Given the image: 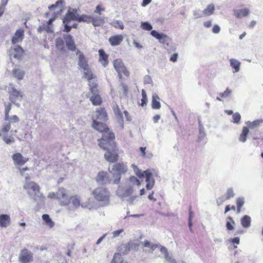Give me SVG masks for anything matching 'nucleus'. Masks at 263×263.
Returning a JSON list of instances; mask_svg holds the SVG:
<instances>
[{
    "mask_svg": "<svg viewBox=\"0 0 263 263\" xmlns=\"http://www.w3.org/2000/svg\"><path fill=\"white\" fill-rule=\"evenodd\" d=\"M92 126L97 130L102 133V137L99 141V145L106 151L104 154L105 159L110 162L117 161L118 155L117 153L116 143L114 142V134L111 132L106 127V124L102 122L93 121Z\"/></svg>",
    "mask_w": 263,
    "mask_h": 263,
    "instance_id": "1",
    "label": "nucleus"
},
{
    "mask_svg": "<svg viewBox=\"0 0 263 263\" xmlns=\"http://www.w3.org/2000/svg\"><path fill=\"white\" fill-rule=\"evenodd\" d=\"M20 118L16 115H12L4 118V121L0 129V136L7 144L13 142V140L8 137V133L10 132L11 135H14L20 128Z\"/></svg>",
    "mask_w": 263,
    "mask_h": 263,
    "instance_id": "2",
    "label": "nucleus"
},
{
    "mask_svg": "<svg viewBox=\"0 0 263 263\" xmlns=\"http://www.w3.org/2000/svg\"><path fill=\"white\" fill-rule=\"evenodd\" d=\"M23 187L29 195H34V200L38 204L44 203L45 197L40 192V187L35 182L25 181Z\"/></svg>",
    "mask_w": 263,
    "mask_h": 263,
    "instance_id": "3",
    "label": "nucleus"
},
{
    "mask_svg": "<svg viewBox=\"0 0 263 263\" xmlns=\"http://www.w3.org/2000/svg\"><path fill=\"white\" fill-rule=\"evenodd\" d=\"M92 194L95 199L100 202L102 206L109 204L110 192L108 189L104 187H98L94 189Z\"/></svg>",
    "mask_w": 263,
    "mask_h": 263,
    "instance_id": "4",
    "label": "nucleus"
},
{
    "mask_svg": "<svg viewBox=\"0 0 263 263\" xmlns=\"http://www.w3.org/2000/svg\"><path fill=\"white\" fill-rule=\"evenodd\" d=\"M8 92L10 102L19 107L24 96L23 92L21 90H17L12 84L8 86Z\"/></svg>",
    "mask_w": 263,
    "mask_h": 263,
    "instance_id": "5",
    "label": "nucleus"
},
{
    "mask_svg": "<svg viewBox=\"0 0 263 263\" xmlns=\"http://www.w3.org/2000/svg\"><path fill=\"white\" fill-rule=\"evenodd\" d=\"M127 171L126 166L123 164L116 163L113 165L110 173L112 174L115 179L112 183L118 184L119 183L121 179V174L125 173Z\"/></svg>",
    "mask_w": 263,
    "mask_h": 263,
    "instance_id": "6",
    "label": "nucleus"
},
{
    "mask_svg": "<svg viewBox=\"0 0 263 263\" xmlns=\"http://www.w3.org/2000/svg\"><path fill=\"white\" fill-rule=\"evenodd\" d=\"M81 205L83 208H86L88 206L87 203L82 202L80 203V199L77 195L71 196L68 199V203L66 205L67 209L70 210H75Z\"/></svg>",
    "mask_w": 263,
    "mask_h": 263,
    "instance_id": "7",
    "label": "nucleus"
},
{
    "mask_svg": "<svg viewBox=\"0 0 263 263\" xmlns=\"http://www.w3.org/2000/svg\"><path fill=\"white\" fill-rule=\"evenodd\" d=\"M133 192V187L129 184L124 186H119L116 191L117 195L122 199L129 197Z\"/></svg>",
    "mask_w": 263,
    "mask_h": 263,
    "instance_id": "8",
    "label": "nucleus"
},
{
    "mask_svg": "<svg viewBox=\"0 0 263 263\" xmlns=\"http://www.w3.org/2000/svg\"><path fill=\"white\" fill-rule=\"evenodd\" d=\"M69 197L67 194V191L63 188L60 187L57 191V200L59 204L61 206H66L68 203Z\"/></svg>",
    "mask_w": 263,
    "mask_h": 263,
    "instance_id": "9",
    "label": "nucleus"
},
{
    "mask_svg": "<svg viewBox=\"0 0 263 263\" xmlns=\"http://www.w3.org/2000/svg\"><path fill=\"white\" fill-rule=\"evenodd\" d=\"M33 259V254L27 249L21 250L19 256L18 261L21 263H28Z\"/></svg>",
    "mask_w": 263,
    "mask_h": 263,
    "instance_id": "10",
    "label": "nucleus"
},
{
    "mask_svg": "<svg viewBox=\"0 0 263 263\" xmlns=\"http://www.w3.org/2000/svg\"><path fill=\"white\" fill-rule=\"evenodd\" d=\"M114 67L120 77H121L122 73H123L126 76H128L129 72L126 69V68L121 59H117L114 61Z\"/></svg>",
    "mask_w": 263,
    "mask_h": 263,
    "instance_id": "11",
    "label": "nucleus"
},
{
    "mask_svg": "<svg viewBox=\"0 0 263 263\" xmlns=\"http://www.w3.org/2000/svg\"><path fill=\"white\" fill-rule=\"evenodd\" d=\"M24 52V50L18 45L11 47L9 50L10 58L11 59L14 58L17 60H20L21 59Z\"/></svg>",
    "mask_w": 263,
    "mask_h": 263,
    "instance_id": "12",
    "label": "nucleus"
},
{
    "mask_svg": "<svg viewBox=\"0 0 263 263\" xmlns=\"http://www.w3.org/2000/svg\"><path fill=\"white\" fill-rule=\"evenodd\" d=\"M153 170L148 169L144 171V175L146 177V187L147 190L152 189L155 185V180L153 176Z\"/></svg>",
    "mask_w": 263,
    "mask_h": 263,
    "instance_id": "13",
    "label": "nucleus"
},
{
    "mask_svg": "<svg viewBox=\"0 0 263 263\" xmlns=\"http://www.w3.org/2000/svg\"><path fill=\"white\" fill-rule=\"evenodd\" d=\"M92 118L93 121H96V120H100L103 121H106L107 116L106 110L102 108L97 109L93 112Z\"/></svg>",
    "mask_w": 263,
    "mask_h": 263,
    "instance_id": "14",
    "label": "nucleus"
},
{
    "mask_svg": "<svg viewBox=\"0 0 263 263\" xmlns=\"http://www.w3.org/2000/svg\"><path fill=\"white\" fill-rule=\"evenodd\" d=\"M12 159L15 166H21L25 164L28 161V158L24 157L20 153H17L13 155Z\"/></svg>",
    "mask_w": 263,
    "mask_h": 263,
    "instance_id": "15",
    "label": "nucleus"
},
{
    "mask_svg": "<svg viewBox=\"0 0 263 263\" xmlns=\"http://www.w3.org/2000/svg\"><path fill=\"white\" fill-rule=\"evenodd\" d=\"M96 181L100 184H105L110 183V180L107 173L100 172L97 175Z\"/></svg>",
    "mask_w": 263,
    "mask_h": 263,
    "instance_id": "16",
    "label": "nucleus"
},
{
    "mask_svg": "<svg viewBox=\"0 0 263 263\" xmlns=\"http://www.w3.org/2000/svg\"><path fill=\"white\" fill-rule=\"evenodd\" d=\"M24 31L23 29L17 30L12 39V43L13 44L21 43L24 39Z\"/></svg>",
    "mask_w": 263,
    "mask_h": 263,
    "instance_id": "17",
    "label": "nucleus"
},
{
    "mask_svg": "<svg viewBox=\"0 0 263 263\" xmlns=\"http://www.w3.org/2000/svg\"><path fill=\"white\" fill-rule=\"evenodd\" d=\"M63 38L67 48L71 51H74L76 47L73 41V37L70 34H64L63 35Z\"/></svg>",
    "mask_w": 263,
    "mask_h": 263,
    "instance_id": "18",
    "label": "nucleus"
},
{
    "mask_svg": "<svg viewBox=\"0 0 263 263\" xmlns=\"http://www.w3.org/2000/svg\"><path fill=\"white\" fill-rule=\"evenodd\" d=\"M151 34L158 40L160 43L162 44L166 43L168 40V37L167 35L162 33H159L156 30H152L151 32Z\"/></svg>",
    "mask_w": 263,
    "mask_h": 263,
    "instance_id": "19",
    "label": "nucleus"
},
{
    "mask_svg": "<svg viewBox=\"0 0 263 263\" xmlns=\"http://www.w3.org/2000/svg\"><path fill=\"white\" fill-rule=\"evenodd\" d=\"M78 16L79 14L77 13L76 9H72L71 10H69L63 20V23H65L66 22L70 21L71 20L77 21Z\"/></svg>",
    "mask_w": 263,
    "mask_h": 263,
    "instance_id": "20",
    "label": "nucleus"
},
{
    "mask_svg": "<svg viewBox=\"0 0 263 263\" xmlns=\"http://www.w3.org/2000/svg\"><path fill=\"white\" fill-rule=\"evenodd\" d=\"M105 17L101 16H94L92 15L91 22L95 27L100 26L105 23Z\"/></svg>",
    "mask_w": 263,
    "mask_h": 263,
    "instance_id": "21",
    "label": "nucleus"
},
{
    "mask_svg": "<svg viewBox=\"0 0 263 263\" xmlns=\"http://www.w3.org/2000/svg\"><path fill=\"white\" fill-rule=\"evenodd\" d=\"M112 109L114 112L116 116L117 119L118 120L119 122H123V117L122 115V112L120 110L119 106L116 103H112Z\"/></svg>",
    "mask_w": 263,
    "mask_h": 263,
    "instance_id": "22",
    "label": "nucleus"
},
{
    "mask_svg": "<svg viewBox=\"0 0 263 263\" xmlns=\"http://www.w3.org/2000/svg\"><path fill=\"white\" fill-rule=\"evenodd\" d=\"M92 96L90 97V100L94 105H99L102 102L101 98L99 95V91L96 92H91Z\"/></svg>",
    "mask_w": 263,
    "mask_h": 263,
    "instance_id": "23",
    "label": "nucleus"
},
{
    "mask_svg": "<svg viewBox=\"0 0 263 263\" xmlns=\"http://www.w3.org/2000/svg\"><path fill=\"white\" fill-rule=\"evenodd\" d=\"M249 13L250 11L248 8L234 10V14L238 18H241L242 17L246 16L249 15Z\"/></svg>",
    "mask_w": 263,
    "mask_h": 263,
    "instance_id": "24",
    "label": "nucleus"
},
{
    "mask_svg": "<svg viewBox=\"0 0 263 263\" xmlns=\"http://www.w3.org/2000/svg\"><path fill=\"white\" fill-rule=\"evenodd\" d=\"M78 64L83 70H87L89 68L88 62L82 53L79 55Z\"/></svg>",
    "mask_w": 263,
    "mask_h": 263,
    "instance_id": "25",
    "label": "nucleus"
},
{
    "mask_svg": "<svg viewBox=\"0 0 263 263\" xmlns=\"http://www.w3.org/2000/svg\"><path fill=\"white\" fill-rule=\"evenodd\" d=\"M122 41L123 36L121 35H116L109 38V42L112 46L118 45Z\"/></svg>",
    "mask_w": 263,
    "mask_h": 263,
    "instance_id": "26",
    "label": "nucleus"
},
{
    "mask_svg": "<svg viewBox=\"0 0 263 263\" xmlns=\"http://www.w3.org/2000/svg\"><path fill=\"white\" fill-rule=\"evenodd\" d=\"M159 100V97L156 93H154L153 95L152 101V108L153 109H159L161 108V104Z\"/></svg>",
    "mask_w": 263,
    "mask_h": 263,
    "instance_id": "27",
    "label": "nucleus"
},
{
    "mask_svg": "<svg viewBox=\"0 0 263 263\" xmlns=\"http://www.w3.org/2000/svg\"><path fill=\"white\" fill-rule=\"evenodd\" d=\"M10 222V217L6 214H2L0 215V224L2 227H7Z\"/></svg>",
    "mask_w": 263,
    "mask_h": 263,
    "instance_id": "28",
    "label": "nucleus"
},
{
    "mask_svg": "<svg viewBox=\"0 0 263 263\" xmlns=\"http://www.w3.org/2000/svg\"><path fill=\"white\" fill-rule=\"evenodd\" d=\"M143 246L145 248H148V252L153 253V252L158 247V245L157 243H154L147 240H145L142 242Z\"/></svg>",
    "mask_w": 263,
    "mask_h": 263,
    "instance_id": "29",
    "label": "nucleus"
},
{
    "mask_svg": "<svg viewBox=\"0 0 263 263\" xmlns=\"http://www.w3.org/2000/svg\"><path fill=\"white\" fill-rule=\"evenodd\" d=\"M99 53L100 57V62L104 67L106 66L108 64L107 55L105 53V51L103 49H100L99 50Z\"/></svg>",
    "mask_w": 263,
    "mask_h": 263,
    "instance_id": "30",
    "label": "nucleus"
},
{
    "mask_svg": "<svg viewBox=\"0 0 263 263\" xmlns=\"http://www.w3.org/2000/svg\"><path fill=\"white\" fill-rule=\"evenodd\" d=\"M230 65L234 69L233 72H237L239 71L240 62L235 59H231L230 60Z\"/></svg>",
    "mask_w": 263,
    "mask_h": 263,
    "instance_id": "31",
    "label": "nucleus"
},
{
    "mask_svg": "<svg viewBox=\"0 0 263 263\" xmlns=\"http://www.w3.org/2000/svg\"><path fill=\"white\" fill-rule=\"evenodd\" d=\"M138 245L136 243H128V244L123 245L121 247V250H123L122 252H121V253L123 255L126 254L130 250V248L134 247V248H136L138 247Z\"/></svg>",
    "mask_w": 263,
    "mask_h": 263,
    "instance_id": "32",
    "label": "nucleus"
},
{
    "mask_svg": "<svg viewBox=\"0 0 263 263\" xmlns=\"http://www.w3.org/2000/svg\"><path fill=\"white\" fill-rule=\"evenodd\" d=\"M12 74L17 79L22 80L25 75V72L20 69H14L12 71Z\"/></svg>",
    "mask_w": 263,
    "mask_h": 263,
    "instance_id": "33",
    "label": "nucleus"
},
{
    "mask_svg": "<svg viewBox=\"0 0 263 263\" xmlns=\"http://www.w3.org/2000/svg\"><path fill=\"white\" fill-rule=\"evenodd\" d=\"M251 221V217L245 215L241 219V224L243 228H247L250 226Z\"/></svg>",
    "mask_w": 263,
    "mask_h": 263,
    "instance_id": "34",
    "label": "nucleus"
},
{
    "mask_svg": "<svg viewBox=\"0 0 263 263\" xmlns=\"http://www.w3.org/2000/svg\"><path fill=\"white\" fill-rule=\"evenodd\" d=\"M249 130L247 127L244 126L242 128L241 134L240 135L239 137V141L241 142H245L247 140V136Z\"/></svg>",
    "mask_w": 263,
    "mask_h": 263,
    "instance_id": "35",
    "label": "nucleus"
},
{
    "mask_svg": "<svg viewBox=\"0 0 263 263\" xmlns=\"http://www.w3.org/2000/svg\"><path fill=\"white\" fill-rule=\"evenodd\" d=\"M215 9L214 4H209L205 9L202 11V13L206 15H210L213 13Z\"/></svg>",
    "mask_w": 263,
    "mask_h": 263,
    "instance_id": "36",
    "label": "nucleus"
},
{
    "mask_svg": "<svg viewBox=\"0 0 263 263\" xmlns=\"http://www.w3.org/2000/svg\"><path fill=\"white\" fill-rule=\"evenodd\" d=\"M91 17H92V15H86V14H83L81 15H79L77 21H79L80 22H86L88 23H91Z\"/></svg>",
    "mask_w": 263,
    "mask_h": 263,
    "instance_id": "37",
    "label": "nucleus"
},
{
    "mask_svg": "<svg viewBox=\"0 0 263 263\" xmlns=\"http://www.w3.org/2000/svg\"><path fill=\"white\" fill-rule=\"evenodd\" d=\"M263 122V119H259L254 120L253 122L248 121L246 123L247 124L248 126L250 128H254L257 126H258L260 123Z\"/></svg>",
    "mask_w": 263,
    "mask_h": 263,
    "instance_id": "38",
    "label": "nucleus"
},
{
    "mask_svg": "<svg viewBox=\"0 0 263 263\" xmlns=\"http://www.w3.org/2000/svg\"><path fill=\"white\" fill-rule=\"evenodd\" d=\"M42 219L50 228H52L54 226V222L51 220L48 214H43L42 215Z\"/></svg>",
    "mask_w": 263,
    "mask_h": 263,
    "instance_id": "39",
    "label": "nucleus"
},
{
    "mask_svg": "<svg viewBox=\"0 0 263 263\" xmlns=\"http://www.w3.org/2000/svg\"><path fill=\"white\" fill-rule=\"evenodd\" d=\"M89 86L90 87V90L91 92H96L98 91L97 88V85L96 83L95 80L93 79L88 80Z\"/></svg>",
    "mask_w": 263,
    "mask_h": 263,
    "instance_id": "40",
    "label": "nucleus"
},
{
    "mask_svg": "<svg viewBox=\"0 0 263 263\" xmlns=\"http://www.w3.org/2000/svg\"><path fill=\"white\" fill-rule=\"evenodd\" d=\"M160 252L161 254L164 255V257L168 261L172 260L173 258L169 255L167 249L162 246H160Z\"/></svg>",
    "mask_w": 263,
    "mask_h": 263,
    "instance_id": "41",
    "label": "nucleus"
},
{
    "mask_svg": "<svg viewBox=\"0 0 263 263\" xmlns=\"http://www.w3.org/2000/svg\"><path fill=\"white\" fill-rule=\"evenodd\" d=\"M230 221H227L226 223V228L228 230H233L234 229V225L235 224V222L233 218L229 216L227 218Z\"/></svg>",
    "mask_w": 263,
    "mask_h": 263,
    "instance_id": "42",
    "label": "nucleus"
},
{
    "mask_svg": "<svg viewBox=\"0 0 263 263\" xmlns=\"http://www.w3.org/2000/svg\"><path fill=\"white\" fill-rule=\"evenodd\" d=\"M110 24L111 26L115 28H119L122 30L124 29V25L121 21L113 20Z\"/></svg>",
    "mask_w": 263,
    "mask_h": 263,
    "instance_id": "43",
    "label": "nucleus"
},
{
    "mask_svg": "<svg viewBox=\"0 0 263 263\" xmlns=\"http://www.w3.org/2000/svg\"><path fill=\"white\" fill-rule=\"evenodd\" d=\"M111 263H126L123 262V259L121 257V254L117 253L114 255L113 259L111 261Z\"/></svg>",
    "mask_w": 263,
    "mask_h": 263,
    "instance_id": "44",
    "label": "nucleus"
},
{
    "mask_svg": "<svg viewBox=\"0 0 263 263\" xmlns=\"http://www.w3.org/2000/svg\"><path fill=\"white\" fill-rule=\"evenodd\" d=\"M132 167L133 168L135 174L138 176L140 178H143L144 176V172H142L139 170L137 166L134 164L132 165Z\"/></svg>",
    "mask_w": 263,
    "mask_h": 263,
    "instance_id": "45",
    "label": "nucleus"
},
{
    "mask_svg": "<svg viewBox=\"0 0 263 263\" xmlns=\"http://www.w3.org/2000/svg\"><path fill=\"white\" fill-rule=\"evenodd\" d=\"M141 27L143 29L149 31L153 29V26L148 22H144L141 23Z\"/></svg>",
    "mask_w": 263,
    "mask_h": 263,
    "instance_id": "46",
    "label": "nucleus"
},
{
    "mask_svg": "<svg viewBox=\"0 0 263 263\" xmlns=\"http://www.w3.org/2000/svg\"><path fill=\"white\" fill-rule=\"evenodd\" d=\"M84 76L85 78L87 79V80H90L91 79H93V74L92 71L89 69V68L87 70H84Z\"/></svg>",
    "mask_w": 263,
    "mask_h": 263,
    "instance_id": "47",
    "label": "nucleus"
},
{
    "mask_svg": "<svg viewBox=\"0 0 263 263\" xmlns=\"http://www.w3.org/2000/svg\"><path fill=\"white\" fill-rule=\"evenodd\" d=\"M11 109V103H5V117L11 116L9 115V112Z\"/></svg>",
    "mask_w": 263,
    "mask_h": 263,
    "instance_id": "48",
    "label": "nucleus"
},
{
    "mask_svg": "<svg viewBox=\"0 0 263 263\" xmlns=\"http://www.w3.org/2000/svg\"><path fill=\"white\" fill-rule=\"evenodd\" d=\"M233 122L238 124L241 119V116L238 112H235L232 116Z\"/></svg>",
    "mask_w": 263,
    "mask_h": 263,
    "instance_id": "49",
    "label": "nucleus"
},
{
    "mask_svg": "<svg viewBox=\"0 0 263 263\" xmlns=\"http://www.w3.org/2000/svg\"><path fill=\"white\" fill-rule=\"evenodd\" d=\"M235 196V193L232 187H230L227 190L226 193V199H229L231 198H233Z\"/></svg>",
    "mask_w": 263,
    "mask_h": 263,
    "instance_id": "50",
    "label": "nucleus"
},
{
    "mask_svg": "<svg viewBox=\"0 0 263 263\" xmlns=\"http://www.w3.org/2000/svg\"><path fill=\"white\" fill-rule=\"evenodd\" d=\"M129 182L133 184V185H139L141 184L140 180L135 176H131L129 178Z\"/></svg>",
    "mask_w": 263,
    "mask_h": 263,
    "instance_id": "51",
    "label": "nucleus"
},
{
    "mask_svg": "<svg viewBox=\"0 0 263 263\" xmlns=\"http://www.w3.org/2000/svg\"><path fill=\"white\" fill-rule=\"evenodd\" d=\"M231 92L232 90L230 89H229V88H227L223 92L220 93L219 96L221 98H226L229 97L231 95Z\"/></svg>",
    "mask_w": 263,
    "mask_h": 263,
    "instance_id": "52",
    "label": "nucleus"
},
{
    "mask_svg": "<svg viewBox=\"0 0 263 263\" xmlns=\"http://www.w3.org/2000/svg\"><path fill=\"white\" fill-rule=\"evenodd\" d=\"M28 167L23 168L22 169L20 168V172L21 174V175L24 176L26 179V181H28V180L30 179V176L28 174H25V172L27 170H28Z\"/></svg>",
    "mask_w": 263,
    "mask_h": 263,
    "instance_id": "53",
    "label": "nucleus"
},
{
    "mask_svg": "<svg viewBox=\"0 0 263 263\" xmlns=\"http://www.w3.org/2000/svg\"><path fill=\"white\" fill-rule=\"evenodd\" d=\"M64 3V1L63 0H59L56 2L55 4H53L55 7L59 9L58 11L61 12L62 10L63 6L62 5Z\"/></svg>",
    "mask_w": 263,
    "mask_h": 263,
    "instance_id": "54",
    "label": "nucleus"
},
{
    "mask_svg": "<svg viewBox=\"0 0 263 263\" xmlns=\"http://www.w3.org/2000/svg\"><path fill=\"white\" fill-rule=\"evenodd\" d=\"M245 203V199L243 197H239L236 200V205L237 208H241Z\"/></svg>",
    "mask_w": 263,
    "mask_h": 263,
    "instance_id": "55",
    "label": "nucleus"
},
{
    "mask_svg": "<svg viewBox=\"0 0 263 263\" xmlns=\"http://www.w3.org/2000/svg\"><path fill=\"white\" fill-rule=\"evenodd\" d=\"M137 197H138L137 195H134V196H130L127 199V201L128 203V204H129L130 205L133 204H134Z\"/></svg>",
    "mask_w": 263,
    "mask_h": 263,
    "instance_id": "56",
    "label": "nucleus"
},
{
    "mask_svg": "<svg viewBox=\"0 0 263 263\" xmlns=\"http://www.w3.org/2000/svg\"><path fill=\"white\" fill-rule=\"evenodd\" d=\"M144 82L145 84H150L151 86L153 85V81L151 77L149 76H145L144 78Z\"/></svg>",
    "mask_w": 263,
    "mask_h": 263,
    "instance_id": "57",
    "label": "nucleus"
},
{
    "mask_svg": "<svg viewBox=\"0 0 263 263\" xmlns=\"http://www.w3.org/2000/svg\"><path fill=\"white\" fill-rule=\"evenodd\" d=\"M64 44L63 40L59 37L55 40V44L58 48H62Z\"/></svg>",
    "mask_w": 263,
    "mask_h": 263,
    "instance_id": "58",
    "label": "nucleus"
},
{
    "mask_svg": "<svg viewBox=\"0 0 263 263\" xmlns=\"http://www.w3.org/2000/svg\"><path fill=\"white\" fill-rule=\"evenodd\" d=\"M105 9L104 8H103L101 7L100 5L97 6L96 8V10H95L94 12L97 14H99V15L102 14V11H104Z\"/></svg>",
    "mask_w": 263,
    "mask_h": 263,
    "instance_id": "59",
    "label": "nucleus"
},
{
    "mask_svg": "<svg viewBox=\"0 0 263 263\" xmlns=\"http://www.w3.org/2000/svg\"><path fill=\"white\" fill-rule=\"evenodd\" d=\"M44 30H45L47 32H53V29L52 26L50 25H44L43 26Z\"/></svg>",
    "mask_w": 263,
    "mask_h": 263,
    "instance_id": "60",
    "label": "nucleus"
},
{
    "mask_svg": "<svg viewBox=\"0 0 263 263\" xmlns=\"http://www.w3.org/2000/svg\"><path fill=\"white\" fill-rule=\"evenodd\" d=\"M221 30L220 27L218 25H214L213 29H212V32L214 33L218 34L220 32Z\"/></svg>",
    "mask_w": 263,
    "mask_h": 263,
    "instance_id": "61",
    "label": "nucleus"
},
{
    "mask_svg": "<svg viewBox=\"0 0 263 263\" xmlns=\"http://www.w3.org/2000/svg\"><path fill=\"white\" fill-rule=\"evenodd\" d=\"M124 231L123 229H120L117 231H114L112 234L113 235L112 238H116L119 236V235Z\"/></svg>",
    "mask_w": 263,
    "mask_h": 263,
    "instance_id": "62",
    "label": "nucleus"
},
{
    "mask_svg": "<svg viewBox=\"0 0 263 263\" xmlns=\"http://www.w3.org/2000/svg\"><path fill=\"white\" fill-rule=\"evenodd\" d=\"M193 15L195 18H199L203 16L202 13L198 10H195L193 12Z\"/></svg>",
    "mask_w": 263,
    "mask_h": 263,
    "instance_id": "63",
    "label": "nucleus"
},
{
    "mask_svg": "<svg viewBox=\"0 0 263 263\" xmlns=\"http://www.w3.org/2000/svg\"><path fill=\"white\" fill-rule=\"evenodd\" d=\"M47 197L49 198H51V199H57V192L56 193H54V192H50Z\"/></svg>",
    "mask_w": 263,
    "mask_h": 263,
    "instance_id": "64",
    "label": "nucleus"
}]
</instances>
